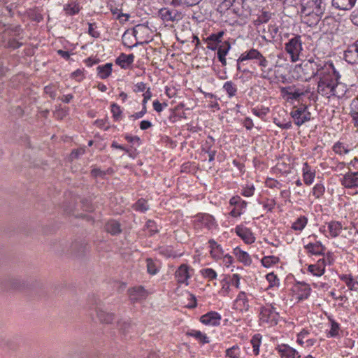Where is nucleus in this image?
<instances>
[{"mask_svg": "<svg viewBox=\"0 0 358 358\" xmlns=\"http://www.w3.org/2000/svg\"><path fill=\"white\" fill-rule=\"evenodd\" d=\"M1 286L6 290L22 291L41 289L43 284L36 280H28L20 277L8 276L1 281Z\"/></svg>", "mask_w": 358, "mask_h": 358, "instance_id": "nucleus-1", "label": "nucleus"}, {"mask_svg": "<svg viewBox=\"0 0 358 358\" xmlns=\"http://www.w3.org/2000/svg\"><path fill=\"white\" fill-rule=\"evenodd\" d=\"M323 63L324 62H322L319 58H310L303 61L300 65L303 78L306 81H308L318 76L320 71L322 69Z\"/></svg>", "mask_w": 358, "mask_h": 358, "instance_id": "nucleus-2", "label": "nucleus"}, {"mask_svg": "<svg viewBox=\"0 0 358 358\" xmlns=\"http://www.w3.org/2000/svg\"><path fill=\"white\" fill-rule=\"evenodd\" d=\"M319 81L324 83L338 84V80L340 78L338 72L336 71L332 64H327L325 62L322 64V69L320 71L318 74Z\"/></svg>", "mask_w": 358, "mask_h": 358, "instance_id": "nucleus-3", "label": "nucleus"}, {"mask_svg": "<svg viewBox=\"0 0 358 358\" xmlns=\"http://www.w3.org/2000/svg\"><path fill=\"white\" fill-rule=\"evenodd\" d=\"M285 48L287 52L290 55L292 61L296 62L303 49L301 36L294 35L293 37L285 43Z\"/></svg>", "mask_w": 358, "mask_h": 358, "instance_id": "nucleus-4", "label": "nucleus"}, {"mask_svg": "<svg viewBox=\"0 0 358 358\" xmlns=\"http://www.w3.org/2000/svg\"><path fill=\"white\" fill-rule=\"evenodd\" d=\"M300 3L301 12L306 15L311 13L321 14L324 10L322 0H300Z\"/></svg>", "mask_w": 358, "mask_h": 358, "instance_id": "nucleus-5", "label": "nucleus"}, {"mask_svg": "<svg viewBox=\"0 0 358 358\" xmlns=\"http://www.w3.org/2000/svg\"><path fill=\"white\" fill-rule=\"evenodd\" d=\"M278 317V313L271 304L261 308L260 320L263 322L277 324Z\"/></svg>", "mask_w": 358, "mask_h": 358, "instance_id": "nucleus-6", "label": "nucleus"}, {"mask_svg": "<svg viewBox=\"0 0 358 358\" xmlns=\"http://www.w3.org/2000/svg\"><path fill=\"white\" fill-rule=\"evenodd\" d=\"M307 108V106L302 105L291 112V116L297 126H301L310 120V113Z\"/></svg>", "mask_w": 358, "mask_h": 358, "instance_id": "nucleus-7", "label": "nucleus"}, {"mask_svg": "<svg viewBox=\"0 0 358 358\" xmlns=\"http://www.w3.org/2000/svg\"><path fill=\"white\" fill-rule=\"evenodd\" d=\"M87 250L88 246L85 241L76 240L69 245L67 252L75 257H80L85 255Z\"/></svg>", "mask_w": 358, "mask_h": 358, "instance_id": "nucleus-8", "label": "nucleus"}, {"mask_svg": "<svg viewBox=\"0 0 358 358\" xmlns=\"http://www.w3.org/2000/svg\"><path fill=\"white\" fill-rule=\"evenodd\" d=\"M159 16L164 22L179 21L182 18L181 12L176 9L162 8L159 10Z\"/></svg>", "mask_w": 358, "mask_h": 358, "instance_id": "nucleus-9", "label": "nucleus"}, {"mask_svg": "<svg viewBox=\"0 0 358 358\" xmlns=\"http://www.w3.org/2000/svg\"><path fill=\"white\" fill-rule=\"evenodd\" d=\"M129 299L131 302H137L147 298L148 292L143 286L134 287L128 290Z\"/></svg>", "mask_w": 358, "mask_h": 358, "instance_id": "nucleus-10", "label": "nucleus"}, {"mask_svg": "<svg viewBox=\"0 0 358 358\" xmlns=\"http://www.w3.org/2000/svg\"><path fill=\"white\" fill-rule=\"evenodd\" d=\"M341 183L345 188L358 187V171L345 173L341 179Z\"/></svg>", "mask_w": 358, "mask_h": 358, "instance_id": "nucleus-11", "label": "nucleus"}, {"mask_svg": "<svg viewBox=\"0 0 358 358\" xmlns=\"http://www.w3.org/2000/svg\"><path fill=\"white\" fill-rule=\"evenodd\" d=\"M337 85L335 83H327L323 81L317 83V92L324 96L330 97L335 95V90Z\"/></svg>", "mask_w": 358, "mask_h": 358, "instance_id": "nucleus-12", "label": "nucleus"}, {"mask_svg": "<svg viewBox=\"0 0 358 358\" xmlns=\"http://www.w3.org/2000/svg\"><path fill=\"white\" fill-rule=\"evenodd\" d=\"M221 316L217 312H209L201 317L200 321L205 324L217 326L220 324Z\"/></svg>", "mask_w": 358, "mask_h": 358, "instance_id": "nucleus-13", "label": "nucleus"}, {"mask_svg": "<svg viewBox=\"0 0 358 358\" xmlns=\"http://www.w3.org/2000/svg\"><path fill=\"white\" fill-rule=\"evenodd\" d=\"M235 231L236 234L241 237L245 243L250 244L255 242V238L250 229L243 226H237Z\"/></svg>", "mask_w": 358, "mask_h": 358, "instance_id": "nucleus-14", "label": "nucleus"}, {"mask_svg": "<svg viewBox=\"0 0 358 358\" xmlns=\"http://www.w3.org/2000/svg\"><path fill=\"white\" fill-rule=\"evenodd\" d=\"M258 65L261 67L260 77L263 79H270V75L273 71L271 67L268 66V61L263 55L257 60Z\"/></svg>", "mask_w": 358, "mask_h": 358, "instance_id": "nucleus-15", "label": "nucleus"}, {"mask_svg": "<svg viewBox=\"0 0 358 358\" xmlns=\"http://www.w3.org/2000/svg\"><path fill=\"white\" fill-rule=\"evenodd\" d=\"M357 0H332V6L341 10H350L355 5Z\"/></svg>", "mask_w": 358, "mask_h": 358, "instance_id": "nucleus-16", "label": "nucleus"}, {"mask_svg": "<svg viewBox=\"0 0 358 358\" xmlns=\"http://www.w3.org/2000/svg\"><path fill=\"white\" fill-rule=\"evenodd\" d=\"M231 48V45L228 41H224L219 45L217 50V58L221 62L222 66L227 65V60L225 56L227 55L229 50Z\"/></svg>", "mask_w": 358, "mask_h": 358, "instance_id": "nucleus-17", "label": "nucleus"}, {"mask_svg": "<svg viewBox=\"0 0 358 358\" xmlns=\"http://www.w3.org/2000/svg\"><path fill=\"white\" fill-rule=\"evenodd\" d=\"M134 60V55L133 54L126 55L124 53L116 59L115 63L120 66L122 69L128 68Z\"/></svg>", "mask_w": 358, "mask_h": 358, "instance_id": "nucleus-18", "label": "nucleus"}, {"mask_svg": "<svg viewBox=\"0 0 358 358\" xmlns=\"http://www.w3.org/2000/svg\"><path fill=\"white\" fill-rule=\"evenodd\" d=\"M196 220L201 224V226L211 229L215 224V219L209 214H203L198 215Z\"/></svg>", "mask_w": 358, "mask_h": 358, "instance_id": "nucleus-19", "label": "nucleus"}, {"mask_svg": "<svg viewBox=\"0 0 358 358\" xmlns=\"http://www.w3.org/2000/svg\"><path fill=\"white\" fill-rule=\"evenodd\" d=\"M305 248L308 250V252L312 255H324L325 247L321 243V242L318 241L315 243H308L305 245Z\"/></svg>", "mask_w": 358, "mask_h": 358, "instance_id": "nucleus-20", "label": "nucleus"}, {"mask_svg": "<svg viewBox=\"0 0 358 358\" xmlns=\"http://www.w3.org/2000/svg\"><path fill=\"white\" fill-rule=\"evenodd\" d=\"M279 352L282 357L284 358H300L301 356L299 352L294 348L288 346L283 345L280 348Z\"/></svg>", "mask_w": 358, "mask_h": 358, "instance_id": "nucleus-21", "label": "nucleus"}, {"mask_svg": "<svg viewBox=\"0 0 358 358\" xmlns=\"http://www.w3.org/2000/svg\"><path fill=\"white\" fill-rule=\"evenodd\" d=\"M345 59L350 64L358 63V54H357L352 44L349 45L344 53Z\"/></svg>", "mask_w": 358, "mask_h": 358, "instance_id": "nucleus-22", "label": "nucleus"}, {"mask_svg": "<svg viewBox=\"0 0 358 358\" xmlns=\"http://www.w3.org/2000/svg\"><path fill=\"white\" fill-rule=\"evenodd\" d=\"M96 316L101 322L109 324L114 319L113 314L107 313L102 308L97 307L96 308Z\"/></svg>", "mask_w": 358, "mask_h": 358, "instance_id": "nucleus-23", "label": "nucleus"}, {"mask_svg": "<svg viewBox=\"0 0 358 358\" xmlns=\"http://www.w3.org/2000/svg\"><path fill=\"white\" fill-rule=\"evenodd\" d=\"M234 254L238 261L243 263L245 265H250L252 263L250 255L246 252L241 250L239 248L237 247L234 250Z\"/></svg>", "mask_w": 358, "mask_h": 358, "instance_id": "nucleus-24", "label": "nucleus"}, {"mask_svg": "<svg viewBox=\"0 0 358 358\" xmlns=\"http://www.w3.org/2000/svg\"><path fill=\"white\" fill-rule=\"evenodd\" d=\"M315 172L310 171V167L307 162L303 164V177L305 184L310 185L313 183L315 178Z\"/></svg>", "mask_w": 358, "mask_h": 358, "instance_id": "nucleus-25", "label": "nucleus"}, {"mask_svg": "<svg viewBox=\"0 0 358 358\" xmlns=\"http://www.w3.org/2000/svg\"><path fill=\"white\" fill-rule=\"evenodd\" d=\"M105 229L113 236L119 234L122 231L120 223L115 220L108 222L105 225Z\"/></svg>", "mask_w": 358, "mask_h": 358, "instance_id": "nucleus-26", "label": "nucleus"}, {"mask_svg": "<svg viewBox=\"0 0 358 358\" xmlns=\"http://www.w3.org/2000/svg\"><path fill=\"white\" fill-rule=\"evenodd\" d=\"M176 275L179 283H184L189 278L188 267L185 264L181 265L176 271Z\"/></svg>", "mask_w": 358, "mask_h": 358, "instance_id": "nucleus-27", "label": "nucleus"}, {"mask_svg": "<svg viewBox=\"0 0 358 358\" xmlns=\"http://www.w3.org/2000/svg\"><path fill=\"white\" fill-rule=\"evenodd\" d=\"M112 71V64L111 63H107L105 65L103 66H99L97 67V72L99 76L101 79H105L108 78Z\"/></svg>", "mask_w": 358, "mask_h": 358, "instance_id": "nucleus-28", "label": "nucleus"}, {"mask_svg": "<svg viewBox=\"0 0 358 358\" xmlns=\"http://www.w3.org/2000/svg\"><path fill=\"white\" fill-rule=\"evenodd\" d=\"M210 245V254L211 255L215 258H219L221 255H223L222 249L220 246V245L217 244L216 241L211 239L208 242Z\"/></svg>", "mask_w": 358, "mask_h": 358, "instance_id": "nucleus-29", "label": "nucleus"}, {"mask_svg": "<svg viewBox=\"0 0 358 358\" xmlns=\"http://www.w3.org/2000/svg\"><path fill=\"white\" fill-rule=\"evenodd\" d=\"M328 229H329L330 235L332 237H336L339 235V234L342 229V224L339 222L332 221L328 224Z\"/></svg>", "mask_w": 358, "mask_h": 358, "instance_id": "nucleus-30", "label": "nucleus"}, {"mask_svg": "<svg viewBox=\"0 0 358 358\" xmlns=\"http://www.w3.org/2000/svg\"><path fill=\"white\" fill-rule=\"evenodd\" d=\"M350 115L355 127H358V101H353L351 103Z\"/></svg>", "mask_w": 358, "mask_h": 358, "instance_id": "nucleus-31", "label": "nucleus"}, {"mask_svg": "<svg viewBox=\"0 0 358 358\" xmlns=\"http://www.w3.org/2000/svg\"><path fill=\"white\" fill-rule=\"evenodd\" d=\"M187 335L194 337L202 344L209 343L208 338L206 336V335L202 334L200 331L191 330L190 331L187 332Z\"/></svg>", "mask_w": 358, "mask_h": 358, "instance_id": "nucleus-32", "label": "nucleus"}, {"mask_svg": "<svg viewBox=\"0 0 358 358\" xmlns=\"http://www.w3.org/2000/svg\"><path fill=\"white\" fill-rule=\"evenodd\" d=\"M308 223L305 216H301L292 224V228L296 231H302Z\"/></svg>", "mask_w": 358, "mask_h": 358, "instance_id": "nucleus-33", "label": "nucleus"}, {"mask_svg": "<svg viewBox=\"0 0 358 358\" xmlns=\"http://www.w3.org/2000/svg\"><path fill=\"white\" fill-rule=\"evenodd\" d=\"M299 289L301 292L298 296L299 300L306 299L309 296L311 289L308 285L305 282L300 283Z\"/></svg>", "mask_w": 358, "mask_h": 358, "instance_id": "nucleus-34", "label": "nucleus"}, {"mask_svg": "<svg viewBox=\"0 0 358 358\" xmlns=\"http://www.w3.org/2000/svg\"><path fill=\"white\" fill-rule=\"evenodd\" d=\"M331 323V329L328 333L329 337H337L339 336L340 325L335 320L329 318Z\"/></svg>", "mask_w": 358, "mask_h": 358, "instance_id": "nucleus-35", "label": "nucleus"}, {"mask_svg": "<svg viewBox=\"0 0 358 358\" xmlns=\"http://www.w3.org/2000/svg\"><path fill=\"white\" fill-rule=\"evenodd\" d=\"M201 0H172L171 4L175 6H193L199 4Z\"/></svg>", "mask_w": 358, "mask_h": 358, "instance_id": "nucleus-36", "label": "nucleus"}, {"mask_svg": "<svg viewBox=\"0 0 358 358\" xmlns=\"http://www.w3.org/2000/svg\"><path fill=\"white\" fill-rule=\"evenodd\" d=\"M223 88L227 92L229 97H232L236 94L237 87L232 81L226 82L223 85Z\"/></svg>", "mask_w": 358, "mask_h": 358, "instance_id": "nucleus-37", "label": "nucleus"}, {"mask_svg": "<svg viewBox=\"0 0 358 358\" xmlns=\"http://www.w3.org/2000/svg\"><path fill=\"white\" fill-rule=\"evenodd\" d=\"M308 271L316 276H321L324 273V266L321 267L320 265L311 264L308 266Z\"/></svg>", "mask_w": 358, "mask_h": 358, "instance_id": "nucleus-38", "label": "nucleus"}, {"mask_svg": "<svg viewBox=\"0 0 358 358\" xmlns=\"http://www.w3.org/2000/svg\"><path fill=\"white\" fill-rule=\"evenodd\" d=\"M282 92L288 96V99H294L298 100L299 97L304 94L303 92H300L299 90H295L294 92L289 91L286 88L282 89Z\"/></svg>", "mask_w": 358, "mask_h": 358, "instance_id": "nucleus-39", "label": "nucleus"}, {"mask_svg": "<svg viewBox=\"0 0 358 358\" xmlns=\"http://www.w3.org/2000/svg\"><path fill=\"white\" fill-rule=\"evenodd\" d=\"M341 279L345 282L346 285L350 290H357L358 282L355 281L352 277H347L346 275H344Z\"/></svg>", "mask_w": 358, "mask_h": 358, "instance_id": "nucleus-40", "label": "nucleus"}, {"mask_svg": "<svg viewBox=\"0 0 358 358\" xmlns=\"http://www.w3.org/2000/svg\"><path fill=\"white\" fill-rule=\"evenodd\" d=\"M251 343L253 348V352L255 355H259L261 338L259 335H255L251 339Z\"/></svg>", "mask_w": 358, "mask_h": 358, "instance_id": "nucleus-41", "label": "nucleus"}, {"mask_svg": "<svg viewBox=\"0 0 358 358\" xmlns=\"http://www.w3.org/2000/svg\"><path fill=\"white\" fill-rule=\"evenodd\" d=\"M279 260V258L274 256L264 257L262 259V265L265 267H269L272 264H276Z\"/></svg>", "mask_w": 358, "mask_h": 358, "instance_id": "nucleus-42", "label": "nucleus"}, {"mask_svg": "<svg viewBox=\"0 0 358 358\" xmlns=\"http://www.w3.org/2000/svg\"><path fill=\"white\" fill-rule=\"evenodd\" d=\"M324 189V187L322 184H316L313 188V194L315 196V198L318 199L323 195Z\"/></svg>", "mask_w": 358, "mask_h": 358, "instance_id": "nucleus-43", "label": "nucleus"}, {"mask_svg": "<svg viewBox=\"0 0 358 358\" xmlns=\"http://www.w3.org/2000/svg\"><path fill=\"white\" fill-rule=\"evenodd\" d=\"M131 325L130 322L127 321L120 320L117 322V327L119 330L123 334H126L129 331V329L131 327Z\"/></svg>", "mask_w": 358, "mask_h": 358, "instance_id": "nucleus-44", "label": "nucleus"}, {"mask_svg": "<svg viewBox=\"0 0 358 358\" xmlns=\"http://www.w3.org/2000/svg\"><path fill=\"white\" fill-rule=\"evenodd\" d=\"M146 229L148 230L150 235L152 236L158 232V229L156 223L152 220H148L145 224Z\"/></svg>", "mask_w": 358, "mask_h": 358, "instance_id": "nucleus-45", "label": "nucleus"}, {"mask_svg": "<svg viewBox=\"0 0 358 358\" xmlns=\"http://www.w3.org/2000/svg\"><path fill=\"white\" fill-rule=\"evenodd\" d=\"M238 350V347L234 345L226 350V356L229 358H239V353L237 352Z\"/></svg>", "mask_w": 358, "mask_h": 358, "instance_id": "nucleus-46", "label": "nucleus"}, {"mask_svg": "<svg viewBox=\"0 0 358 358\" xmlns=\"http://www.w3.org/2000/svg\"><path fill=\"white\" fill-rule=\"evenodd\" d=\"M135 209L137 210H140L142 212H144L148 209V206L147 204V201L143 199H139L136 203H135Z\"/></svg>", "mask_w": 358, "mask_h": 358, "instance_id": "nucleus-47", "label": "nucleus"}, {"mask_svg": "<svg viewBox=\"0 0 358 358\" xmlns=\"http://www.w3.org/2000/svg\"><path fill=\"white\" fill-rule=\"evenodd\" d=\"M111 112L113 113V116L114 119L115 120H118L120 117V115L122 113L120 107L115 103H113L111 105Z\"/></svg>", "mask_w": 358, "mask_h": 358, "instance_id": "nucleus-48", "label": "nucleus"}, {"mask_svg": "<svg viewBox=\"0 0 358 358\" xmlns=\"http://www.w3.org/2000/svg\"><path fill=\"white\" fill-rule=\"evenodd\" d=\"M237 303H243L244 308L247 310H248L249 305L248 303V299L245 298V293L243 292H241L236 299Z\"/></svg>", "mask_w": 358, "mask_h": 358, "instance_id": "nucleus-49", "label": "nucleus"}, {"mask_svg": "<svg viewBox=\"0 0 358 358\" xmlns=\"http://www.w3.org/2000/svg\"><path fill=\"white\" fill-rule=\"evenodd\" d=\"M202 275L210 280L215 279L217 276L216 272L212 268H205L201 271Z\"/></svg>", "mask_w": 358, "mask_h": 358, "instance_id": "nucleus-50", "label": "nucleus"}, {"mask_svg": "<svg viewBox=\"0 0 358 358\" xmlns=\"http://www.w3.org/2000/svg\"><path fill=\"white\" fill-rule=\"evenodd\" d=\"M334 151L336 153L342 155L348 153V150L344 147V145L341 143H337L334 146Z\"/></svg>", "mask_w": 358, "mask_h": 358, "instance_id": "nucleus-51", "label": "nucleus"}, {"mask_svg": "<svg viewBox=\"0 0 358 358\" xmlns=\"http://www.w3.org/2000/svg\"><path fill=\"white\" fill-rule=\"evenodd\" d=\"M147 270L148 272L151 275H155L157 272V267L151 259L147 260Z\"/></svg>", "mask_w": 358, "mask_h": 358, "instance_id": "nucleus-52", "label": "nucleus"}, {"mask_svg": "<svg viewBox=\"0 0 358 358\" xmlns=\"http://www.w3.org/2000/svg\"><path fill=\"white\" fill-rule=\"evenodd\" d=\"M270 18H271V13H269L268 12H263L262 13V15H260L258 17L257 22L259 24L266 23L269 20Z\"/></svg>", "mask_w": 358, "mask_h": 358, "instance_id": "nucleus-53", "label": "nucleus"}, {"mask_svg": "<svg viewBox=\"0 0 358 358\" xmlns=\"http://www.w3.org/2000/svg\"><path fill=\"white\" fill-rule=\"evenodd\" d=\"M45 94H48L52 99H55L57 95L55 87L48 85L44 88Z\"/></svg>", "mask_w": 358, "mask_h": 358, "instance_id": "nucleus-54", "label": "nucleus"}, {"mask_svg": "<svg viewBox=\"0 0 358 358\" xmlns=\"http://www.w3.org/2000/svg\"><path fill=\"white\" fill-rule=\"evenodd\" d=\"M248 52L250 59H256L258 60L262 56V54L256 49H251Z\"/></svg>", "mask_w": 358, "mask_h": 358, "instance_id": "nucleus-55", "label": "nucleus"}, {"mask_svg": "<svg viewBox=\"0 0 358 358\" xmlns=\"http://www.w3.org/2000/svg\"><path fill=\"white\" fill-rule=\"evenodd\" d=\"M222 36H223V32L221 31L216 34H211L210 36H209L208 37V40L209 41H213V42H215V43L219 44L221 42L220 38H222Z\"/></svg>", "mask_w": 358, "mask_h": 358, "instance_id": "nucleus-56", "label": "nucleus"}, {"mask_svg": "<svg viewBox=\"0 0 358 358\" xmlns=\"http://www.w3.org/2000/svg\"><path fill=\"white\" fill-rule=\"evenodd\" d=\"M266 278L270 283V287L276 285V281H278L277 276L273 273H268L266 275Z\"/></svg>", "mask_w": 358, "mask_h": 358, "instance_id": "nucleus-57", "label": "nucleus"}, {"mask_svg": "<svg viewBox=\"0 0 358 358\" xmlns=\"http://www.w3.org/2000/svg\"><path fill=\"white\" fill-rule=\"evenodd\" d=\"M65 9L66 13L69 15H74L79 12V7L76 5H74L73 6L69 5Z\"/></svg>", "mask_w": 358, "mask_h": 358, "instance_id": "nucleus-58", "label": "nucleus"}, {"mask_svg": "<svg viewBox=\"0 0 358 358\" xmlns=\"http://www.w3.org/2000/svg\"><path fill=\"white\" fill-rule=\"evenodd\" d=\"M147 112L146 106L143 107L142 110L140 112L136 113L130 116V117H133L134 119L141 118Z\"/></svg>", "mask_w": 358, "mask_h": 358, "instance_id": "nucleus-59", "label": "nucleus"}, {"mask_svg": "<svg viewBox=\"0 0 358 358\" xmlns=\"http://www.w3.org/2000/svg\"><path fill=\"white\" fill-rule=\"evenodd\" d=\"M88 25H89V29H88L89 34L94 38L99 37V33L94 29V24L92 23H89Z\"/></svg>", "mask_w": 358, "mask_h": 358, "instance_id": "nucleus-60", "label": "nucleus"}, {"mask_svg": "<svg viewBox=\"0 0 358 358\" xmlns=\"http://www.w3.org/2000/svg\"><path fill=\"white\" fill-rule=\"evenodd\" d=\"M240 276L238 274H234L231 279V285L235 286L236 288L239 287Z\"/></svg>", "mask_w": 358, "mask_h": 358, "instance_id": "nucleus-61", "label": "nucleus"}, {"mask_svg": "<svg viewBox=\"0 0 358 358\" xmlns=\"http://www.w3.org/2000/svg\"><path fill=\"white\" fill-rule=\"evenodd\" d=\"M145 90V84L143 82L138 83L135 85V89L134 91L135 92H143Z\"/></svg>", "mask_w": 358, "mask_h": 358, "instance_id": "nucleus-62", "label": "nucleus"}, {"mask_svg": "<svg viewBox=\"0 0 358 358\" xmlns=\"http://www.w3.org/2000/svg\"><path fill=\"white\" fill-rule=\"evenodd\" d=\"M254 190H255V188L253 186L246 187L244 189L243 194L245 196H250L253 195Z\"/></svg>", "mask_w": 358, "mask_h": 358, "instance_id": "nucleus-63", "label": "nucleus"}, {"mask_svg": "<svg viewBox=\"0 0 358 358\" xmlns=\"http://www.w3.org/2000/svg\"><path fill=\"white\" fill-rule=\"evenodd\" d=\"M352 22L358 25V8L355 10L351 15Z\"/></svg>", "mask_w": 358, "mask_h": 358, "instance_id": "nucleus-64", "label": "nucleus"}]
</instances>
